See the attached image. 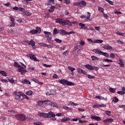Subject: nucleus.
Segmentation results:
<instances>
[{
	"label": "nucleus",
	"instance_id": "1",
	"mask_svg": "<svg viewBox=\"0 0 125 125\" xmlns=\"http://www.w3.org/2000/svg\"><path fill=\"white\" fill-rule=\"evenodd\" d=\"M56 20L55 22L60 24V25H62V26L70 25V21H69V20H64V19H57Z\"/></svg>",
	"mask_w": 125,
	"mask_h": 125
},
{
	"label": "nucleus",
	"instance_id": "2",
	"mask_svg": "<svg viewBox=\"0 0 125 125\" xmlns=\"http://www.w3.org/2000/svg\"><path fill=\"white\" fill-rule=\"evenodd\" d=\"M21 65H20V68L18 69V71L19 73H21V75H24L28 72V71L26 70V65L24 64V63L21 62L20 63Z\"/></svg>",
	"mask_w": 125,
	"mask_h": 125
},
{
	"label": "nucleus",
	"instance_id": "3",
	"mask_svg": "<svg viewBox=\"0 0 125 125\" xmlns=\"http://www.w3.org/2000/svg\"><path fill=\"white\" fill-rule=\"evenodd\" d=\"M24 96H25V94L21 92H19L16 93L15 99L16 100H19V101H22L24 99Z\"/></svg>",
	"mask_w": 125,
	"mask_h": 125
},
{
	"label": "nucleus",
	"instance_id": "4",
	"mask_svg": "<svg viewBox=\"0 0 125 125\" xmlns=\"http://www.w3.org/2000/svg\"><path fill=\"white\" fill-rule=\"evenodd\" d=\"M82 46L80 45H78L76 46L72 51V54L74 57H76L79 54V52L81 50Z\"/></svg>",
	"mask_w": 125,
	"mask_h": 125
},
{
	"label": "nucleus",
	"instance_id": "5",
	"mask_svg": "<svg viewBox=\"0 0 125 125\" xmlns=\"http://www.w3.org/2000/svg\"><path fill=\"white\" fill-rule=\"evenodd\" d=\"M15 117L17 120H18V121H21V122H23L24 121H26V115L22 114H16L15 115Z\"/></svg>",
	"mask_w": 125,
	"mask_h": 125
},
{
	"label": "nucleus",
	"instance_id": "6",
	"mask_svg": "<svg viewBox=\"0 0 125 125\" xmlns=\"http://www.w3.org/2000/svg\"><path fill=\"white\" fill-rule=\"evenodd\" d=\"M92 51L93 52H95L97 54H100V55H103L105 56V57H109V54L106 52H104L101 50H97V49H94L92 50Z\"/></svg>",
	"mask_w": 125,
	"mask_h": 125
},
{
	"label": "nucleus",
	"instance_id": "7",
	"mask_svg": "<svg viewBox=\"0 0 125 125\" xmlns=\"http://www.w3.org/2000/svg\"><path fill=\"white\" fill-rule=\"evenodd\" d=\"M60 83L62 84H63V85H75V83L70 82L67 80L62 79L60 81Z\"/></svg>",
	"mask_w": 125,
	"mask_h": 125
},
{
	"label": "nucleus",
	"instance_id": "8",
	"mask_svg": "<svg viewBox=\"0 0 125 125\" xmlns=\"http://www.w3.org/2000/svg\"><path fill=\"white\" fill-rule=\"evenodd\" d=\"M36 29H33L30 31L29 33L32 35H35L36 34H40L42 32V29L40 27H36Z\"/></svg>",
	"mask_w": 125,
	"mask_h": 125
},
{
	"label": "nucleus",
	"instance_id": "9",
	"mask_svg": "<svg viewBox=\"0 0 125 125\" xmlns=\"http://www.w3.org/2000/svg\"><path fill=\"white\" fill-rule=\"evenodd\" d=\"M60 7V5H57L56 6L51 5L50 8L49 9V12L52 13L54 11L55 8H59Z\"/></svg>",
	"mask_w": 125,
	"mask_h": 125
},
{
	"label": "nucleus",
	"instance_id": "10",
	"mask_svg": "<svg viewBox=\"0 0 125 125\" xmlns=\"http://www.w3.org/2000/svg\"><path fill=\"white\" fill-rule=\"evenodd\" d=\"M61 35H70L71 34H75V32L74 31H70V32H66L65 30L62 29L61 30V32H60Z\"/></svg>",
	"mask_w": 125,
	"mask_h": 125
},
{
	"label": "nucleus",
	"instance_id": "11",
	"mask_svg": "<svg viewBox=\"0 0 125 125\" xmlns=\"http://www.w3.org/2000/svg\"><path fill=\"white\" fill-rule=\"evenodd\" d=\"M44 34H45V37H47L48 41H51V39H52L51 33L47 31H44Z\"/></svg>",
	"mask_w": 125,
	"mask_h": 125
},
{
	"label": "nucleus",
	"instance_id": "12",
	"mask_svg": "<svg viewBox=\"0 0 125 125\" xmlns=\"http://www.w3.org/2000/svg\"><path fill=\"white\" fill-rule=\"evenodd\" d=\"M29 58L31 59V60H34L35 62H40V60L38 59H37V57H36V56L35 55L33 54H30L29 55Z\"/></svg>",
	"mask_w": 125,
	"mask_h": 125
},
{
	"label": "nucleus",
	"instance_id": "13",
	"mask_svg": "<svg viewBox=\"0 0 125 125\" xmlns=\"http://www.w3.org/2000/svg\"><path fill=\"white\" fill-rule=\"evenodd\" d=\"M102 47L106 50H113V47L110 45H104Z\"/></svg>",
	"mask_w": 125,
	"mask_h": 125
},
{
	"label": "nucleus",
	"instance_id": "14",
	"mask_svg": "<svg viewBox=\"0 0 125 125\" xmlns=\"http://www.w3.org/2000/svg\"><path fill=\"white\" fill-rule=\"evenodd\" d=\"M85 68L86 69H87L88 70H89L90 71H93L94 70V67L92 66V65L90 64H86L84 65Z\"/></svg>",
	"mask_w": 125,
	"mask_h": 125
},
{
	"label": "nucleus",
	"instance_id": "15",
	"mask_svg": "<svg viewBox=\"0 0 125 125\" xmlns=\"http://www.w3.org/2000/svg\"><path fill=\"white\" fill-rule=\"evenodd\" d=\"M90 119H91L92 120H95V121H102V120L101 119V118H100V117L96 116L95 115L91 116Z\"/></svg>",
	"mask_w": 125,
	"mask_h": 125
},
{
	"label": "nucleus",
	"instance_id": "16",
	"mask_svg": "<svg viewBox=\"0 0 125 125\" xmlns=\"http://www.w3.org/2000/svg\"><path fill=\"white\" fill-rule=\"evenodd\" d=\"M44 104L43 101H39L37 103V104H36V108H40V107H42V104Z\"/></svg>",
	"mask_w": 125,
	"mask_h": 125
},
{
	"label": "nucleus",
	"instance_id": "17",
	"mask_svg": "<svg viewBox=\"0 0 125 125\" xmlns=\"http://www.w3.org/2000/svg\"><path fill=\"white\" fill-rule=\"evenodd\" d=\"M103 123H113L114 122V119L112 118H108L106 120H103Z\"/></svg>",
	"mask_w": 125,
	"mask_h": 125
},
{
	"label": "nucleus",
	"instance_id": "18",
	"mask_svg": "<svg viewBox=\"0 0 125 125\" xmlns=\"http://www.w3.org/2000/svg\"><path fill=\"white\" fill-rule=\"evenodd\" d=\"M48 116H49L50 117H49V118H54L55 117H56V115L53 113V112L52 111H50L48 113Z\"/></svg>",
	"mask_w": 125,
	"mask_h": 125
},
{
	"label": "nucleus",
	"instance_id": "19",
	"mask_svg": "<svg viewBox=\"0 0 125 125\" xmlns=\"http://www.w3.org/2000/svg\"><path fill=\"white\" fill-rule=\"evenodd\" d=\"M28 44H29L30 45H31L32 46H35V45H36V42H35V41H33L32 40L29 41L28 42Z\"/></svg>",
	"mask_w": 125,
	"mask_h": 125
},
{
	"label": "nucleus",
	"instance_id": "20",
	"mask_svg": "<svg viewBox=\"0 0 125 125\" xmlns=\"http://www.w3.org/2000/svg\"><path fill=\"white\" fill-rule=\"evenodd\" d=\"M119 62V64L120 65V67H121V68H124V67H125V64L123 62V59H120Z\"/></svg>",
	"mask_w": 125,
	"mask_h": 125
},
{
	"label": "nucleus",
	"instance_id": "21",
	"mask_svg": "<svg viewBox=\"0 0 125 125\" xmlns=\"http://www.w3.org/2000/svg\"><path fill=\"white\" fill-rule=\"evenodd\" d=\"M62 123H65V122H68L70 121V119L69 118H64L60 120Z\"/></svg>",
	"mask_w": 125,
	"mask_h": 125
},
{
	"label": "nucleus",
	"instance_id": "22",
	"mask_svg": "<svg viewBox=\"0 0 125 125\" xmlns=\"http://www.w3.org/2000/svg\"><path fill=\"white\" fill-rule=\"evenodd\" d=\"M52 93H51V90L49 89H47L46 90V95L50 96L52 95Z\"/></svg>",
	"mask_w": 125,
	"mask_h": 125
},
{
	"label": "nucleus",
	"instance_id": "23",
	"mask_svg": "<svg viewBox=\"0 0 125 125\" xmlns=\"http://www.w3.org/2000/svg\"><path fill=\"white\" fill-rule=\"evenodd\" d=\"M44 104H47V105H51V102L49 100H45L43 101Z\"/></svg>",
	"mask_w": 125,
	"mask_h": 125
},
{
	"label": "nucleus",
	"instance_id": "24",
	"mask_svg": "<svg viewBox=\"0 0 125 125\" xmlns=\"http://www.w3.org/2000/svg\"><path fill=\"white\" fill-rule=\"evenodd\" d=\"M22 83H26L27 84H31V82H29L27 79H25L24 80L22 81Z\"/></svg>",
	"mask_w": 125,
	"mask_h": 125
},
{
	"label": "nucleus",
	"instance_id": "25",
	"mask_svg": "<svg viewBox=\"0 0 125 125\" xmlns=\"http://www.w3.org/2000/svg\"><path fill=\"white\" fill-rule=\"evenodd\" d=\"M91 58L92 59V61H98L99 60V58L94 56H92L91 57Z\"/></svg>",
	"mask_w": 125,
	"mask_h": 125
},
{
	"label": "nucleus",
	"instance_id": "26",
	"mask_svg": "<svg viewBox=\"0 0 125 125\" xmlns=\"http://www.w3.org/2000/svg\"><path fill=\"white\" fill-rule=\"evenodd\" d=\"M48 4L49 5H53L54 4V0H49Z\"/></svg>",
	"mask_w": 125,
	"mask_h": 125
},
{
	"label": "nucleus",
	"instance_id": "27",
	"mask_svg": "<svg viewBox=\"0 0 125 125\" xmlns=\"http://www.w3.org/2000/svg\"><path fill=\"white\" fill-rule=\"evenodd\" d=\"M95 43H102L103 42V40H94Z\"/></svg>",
	"mask_w": 125,
	"mask_h": 125
},
{
	"label": "nucleus",
	"instance_id": "28",
	"mask_svg": "<svg viewBox=\"0 0 125 125\" xmlns=\"http://www.w3.org/2000/svg\"><path fill=\"white\" fill-rule=\"evenodd\" d=\"M82 5H86V2H85V1L82 0L80 2V6L82 7Z\"/></svg>",
	"mask_w": 125,
	"mask_h": 125
},
{
	"label": "nucleus",
	"instance_id": "29",
	"mask_svg": "<svg viewBox=\"0 0 125 125\" xmlns=\"http://www.w3.org/2000/svg\"><path fill=\"white\" fill-rule=\"evenodd\" d=\"M26 95H29V96H31V95H33V91L31 90H29L26 92Z\"/></svg>",
	"mask_w": 125,
	"mask_h": 125
},
{
	"label": "nucleus",
	"instance_id": "30",
	"mask_svg": "<svg viewBox=\"0 0 125 125\" xmlns=\"http://www.w3.org/2000/svg\"><path fill=\"white\" fill-rule=\"evenodd\" d=\"M109 91L111 92V93H114L115 91H116V89L115 88H112V87H109Z\"/></svg>",
	"mask_w": 125,
	"mask_h": 125
},
{
	"label": "nucleus",
	"instance_id": "31",
	"mask_svg": "<svg viewBox=\"0 0 125 125\" xmlns=\"http://www.w3.org/2000/svg\"><path fill=\"white\" fill-rule=\"evenodd\" d=\"M68 70H70L71 71V72H74V71H75V70H76V69L74 67H72L71 66H68L67 67Z\"/></svg>",
	"mask_w": 125,
	"mask_h": 125
},
{
	"label": "nucleus",
	"instance_id": "32",
	"mask_svg": "<svg viewBox=\"0 0 125 125\" xmlns=\"http://www.w3.org/2000/svg\"><path fill=\"white\" fill-rule=\"evenodd\" d=\"M51 107H57V104L55 102H51Z\"/></svg>",
	"mask_w": 125,
	"mask_h": 125
},
{
	"label": "nucleus",
	"instance_id": "33",
	"mask_svg": "<svg viewBox=\"0 0 125 125\" xmlns=\"http://www.w3.org/2000/svg\"><path fill=\"white\" fill-rule=\"evenodd\" d=\"M14 66L16 68H20V64H19L17 62H15Z\"/></svg>",
	"mask_w": 125,
	"mask_h": 125
},
{
	"label": "nucleus",
	"instance_id": "34",
	"mask_svg": "<svg viewBox=\"0 0 125 125\" xmlns=\"http://www.w3.org/2000/svg\"><path fill=\"white\" fill-rule=\"evenodd\" d=\"M0 74L2 75V76H4V77H6V76H7V75L6 74V73L4 71H0Z\"/></svg>",
	"mask_w": 125,
	"mask_h": 125
},
{
	"label": "nucleus",
	"instance_id": "35",
	"mask_svg": "<svg viewBox=\"0 0 125 125\" xmlns=\"http://www.w3.org/2000/svg\"><path fill=\"white\" fill-rule=\"evenodd\" d=\"M113 101L115 103H117V102H119V99H118L117 97H114L113 98Z\"/></svg>",
	"mask_w": 125,
	"mask_h": 125
},
{
	"label": "nucleus",
	"instance_id": "36",
	"mask_svg": "<svg viewBox=\"0 0 125 125\" xmlns=\"http://www.w3.org/2000/svg\"><path fill=\"white\" fill-rule=\"evenodd\" d=\"M117 35H118L119 36H121L122 37H124V36H125V33H123L122 32H120L119 31L116 32Z\"/></svg>",
	"mask_w": 125,
	"mask_h": 125
},
{
	"label": "nucleus",
	"instance_id": "37",
	"mask_svg": "<svg viewBox=\"0 0 125 125\" xmlns=\"http://www.w3.org/2000/svg\"><path fill=\"white\" fill-rule=\"evenodd\" d=\"M24 12V14H25V15H26L27 16H31V15H32V14H31L30 12L25 11Z\"/></svg>",
	"mask_w": 125,
	"mask_h": 125
},
{
	"label": "nucleus",
	"instance_id": "38",
	"mask_svg": "<svg viewBox=\"0 0 125 125\" xmlns=\"http://www.w3.org/2000/svg\"><path fill=\"white\" fill-rule=\"evenodd\" d=\"M95 98H97V99H100V100H103V99H104V97L100 96H96L95 97Z\"/></svg>",
	"mask_w": 125,
	"mask_h": 125
},
{
	"label": "nucleus",
	"instance_id": "39",
	"mask_svg": "<svg viewBox=\"0 0 125 125\" xmlns=\"http://www.w3.org/2000/svg\"><path fill=\"white\" fill-rule=\"evenodd\" d=\"M87 17L86 18V19L87 20H89L90 19V16H91V15H90V13L87 12Z\"/></svg>",
	"mask_w": 125,
	"mask_h": 125
},
{
	"label": "nucleus",
	"instance_id": "40",
	"mask_svg": "<svg viewBox=\"0 0 125 125\" xmlns=\"http://www.w3.org/2000/svg\"><path fill=\"white\" fill-rule=\"evenodd\" d=\"M118 94H120V95H124L125 94V92L123 91H118L117 92Z\"/></svg>",
	"mask_w": 125,
	"mask_h": 125
},
{
	"label": "nucleus",
	"instance_id": "41",
	"mask_svg": "<svg viewBox=\"0 0 125 125\" xmlns=\"http://www.w3.org/2000/svg\"><path fill=\"white\" fill-rule=\"evenodd\" d=\"M58 30L57 29V28H54L53 32V35H56L57 34H58Z\"/></svg>",
	"mask_w": 125,
	"mask_h": 125
},
{
	"label": "nucleus",
	"instance_id": "42",
	"mask_svg": "<svg viewBox=\"0 0 125 125\" xmlns=\"http://www.w3.org/2000/svg\"><path fill=\"white\" fill-rule=\"evenodd\" d=\"M103 62H113V61L111 60H109L108 59H104L103 60Z\"/></svg>",
	"mask_w": 125,
	"mask_h": 125
},
{
	"label": "nucleus",
	"instance_id": "43",
	"mask_svg": "<svg viewBox=\"0 0 125 125\" xmlns=\"http://www.w3.org/2000/svg\"><path fill=\"white\" fill-rule=\"evenodd\" d=\"M105 1H107V2L109 3L110 5H114V3H113V1L110 0H105Z\"/></svg>",
	"mask_w": 125,
	"mask_h": 125
},
{
	"label": "nucleus",
	"instance_id": "44",
	"mask_svg": "<svg viewBox=\"0 0 125 125\" xmlns=\"http://www.w3.org/2000/svg\"><path fill=\"white\" fill-rule=\"evenodd\" d=\"M77 71L79 74H82V72H83V69H82L81 68H78Z\"/></svg>",
	"mask_w": 125,
	"mask_h": 125
},
{
	"label": "nucleus",
	"instance_id": "45",
	"mask_svg": "<svg viewBox=\"0 0 125 125\" xmlns=\"http://www.w3.org/2000/svg\"><path fill=\"white\" fill-rule=\"evenodd\" d=\"M98 10L101 11L102 13H104V9H103V8L99 7Z\"/></svg>",
	"mask_w": 125,
	"mask_h": 125
},
{
	"label": "nucleus",
	"instance_id": "46",
	"mask_svg": "<svg viewBox=\"0 0 125 125\" xmlns=\"http://www.w3.org/2000/svg\"><path fill=\"white\" fill-rule=\"evenodd\" d=\"M87 78L88 79H94V76H92L91 75L89 74H87Z\"/></svg>",
	"mask_w": 125,
	"mask_h": 125
},
{
	"label": "nucleus",
	"instance_id": "47",
	"mask_svg": "<svg viewBox=\"0 0 125 125\" xmlns=\"http://www.w3.org/2000/svg\"><path fill=\"white\" fill-rule=\"evenodd\" d=\"M9 17L10 19H11V22H14V21H15V18L13 17L12 16H11L10 17Z\"/></svg>",
	"mask_w": 125,
	"mask_h": 125
},
{
	"label": "nucleus",
	"instance_id": "48",
	"mask_svg": "<svg viewBox=\"0 0 125 125\" xmlns=\"http://www.w3.org/2000/svg\"><path fill=\"white\" fill-rule=\"evenodd\" d=\"M55 42H59V43H60L61 42H62V40L59 39H56L55 40Z\"/></svg>",
	"mask_w": 125,
	"mask_h": 125
},
{
	"label": "nucleus",
	"instance_id": "49",
	"mask_svg": "<svg viewBox=\"0 0 125 125\" xmlns=\"http://www.w3.org/2000/svg\"><path fill=\"white\" fill-rule=\"evenodd\" d=\"M42 65L44 66V67H46V68H49L50 67H51V65H48L45 63H43Z\"/></svg>",
	"mask_w": 125,
	"mask_h": 125
},
{
	"label": "nucleus",
	"instance_id": "50",
	"mask_svg": "<svg viewBox=\"0 0 125 125\" xmlns=\"http://www.w3.org/2000/svg\"><path fill=\"white\" fill-rule=\"evenodd\" d=\"M70 105H73V106H78V105H79V104H75L74 102H70Z\"/></svg>",
	"mask_w": 125,
	"mask_h": 125
},
{
	"label": "nucleus",
	"instance_id": "51",
	"mask_svg": "<svg viewBox=\"0 0 125 125\" xmlns=\"http://www.w3.org/2000/svg\"><path fill=\"white\" fill-rule=\"evenodd\" d=\"M43 118H49V117H50L49 116H48V113H43Z\"/></svg>",
	"mask_w": 125,
	"mask_h": 125
},
{
	"label": "nucleus",
	"instance_id": "52",
	"mask_svg": "<svg viewBox=\"0 0 125 125\" xmlns=\"http://www.w3.org/2000/svg\"><path fill=\"white\" fill-rule=\"evenodd\" d=\"M39 45H41V46H44V47H45V46L46 45V44L42 42L39 43Z\"/></svg>",
	"mask_w": 125,
	"mask_h": 125
},
{
	"label": "nucleus",
	"instance_id": "53",
	"mask_svg": "<svg viewBox=\"0 0 125 125\" xmlns=\"http://www.w3.org/2000/svg\"><path fill=\"white\" fill-rule=\"evenodd\" d=\"M105 114L107 116H111V111H105Z\"/></svg>",
	"mask_w": 125,
	"mask_h": 125
},
{
	"label": "nucleus",
	"instance_id": "54",
	"mask_svg": "<svg viewBox=\"0 0 125 125\" xmlns=\"http://www.w3.org/2000/svg\"><path fill=\"white\" fill-rule=\"evenodd\" d=\"M34 124L35 125H42V122H35Z\"/></svg>",
	"mask_w": 125,
	"mask_h": 125
},
{
	"label": "nucleus",
	"instance_id": "55",
	"mask_svg": "<svg viewBox=\"0 0 125 125\" xmlns=\"http://www.w3.org/2000/svg\"><path fill=\"white\" fill-rule=\"evenodd\" d=\"M110 57H111V58H116V56H115V54L114 53L110 54Z\"/></svg>",
	"mask_w": 125,
	"mask_h": 125
},
{
	"label": "nucleus",
	"instance_id": "56",
	"mask_svg": "<svg viewBox=\"0 0 125 125\" xmlns=\"http://www.w3.org/2000/svg\"><path fill=\"white\" fill-rule=\"evenodd\" d=\"M13 32H14V31L13 30V29H12V28L9 29L8 31V33H9L10 34H12V33H13Z\"/></svg>",
	"mask_w": 125,
	"mask_h": 125
},
{
	"label": "nucleus",
	"instance_id": "57",
	"mask_svg": "<svg viewBox=\"0 0 125 125\" xmlns=\"http://www.w3.org/2000/svg\"><path fill=\"white\" fill-rule=\"evenodd\" d=\"M8 81L11 83H14V80H13V78L11 79H8Z\"/></svg>",
	"mask_w": 125,
	"mask_h": 125
},
{
	"label": "nucleus",
	"instance_id": "58",
	"mask_svg": "<svg viewBox=\"0 0 125 125\" xmlns=\"http://www.w3.org/2000/svg\"><path fill=\"white\" fill-rule=\"evenodd\" d=\"M45 16H44V17H45V18H49V16H50V15H49V13H45Z\"/></svg>",
	"mask_w": 125,
	"mask_h": 125
},
{
	"label": "nucleus",
	"instance_id": "59",
	"mask_svg": "<svg viewBox=\"0 0 125 125\" xmlns=\"http://www.w3.org/2000/svg\"><path fill=\"white\" fill-rule=\"evenodd\" d=\"M68 53H69V52L68 51H66L65 52H63L62 54H63V55H65V56H67V55H68Z\"/></svg>",
	"mask_w": 125,
	"mask_h": 125
},
{
	"label": "nucleus",
	"instance_id": "60",
	"mask_svg": "<svg viewBox=\"0 0 125 125\" xmlns=\"http://www.w3.org/2000/svg\"><path fill=\"white\" fill-rule=\"evenodd\" d=\"M106 104H99L98 106L99 107H106Z\"/></svg>",
	"mask_w": 125,
	"mask_h": 125
},
{
	"label": "nucleus",
	"instance_id": "61",
	"mask_svg": "<svg viewBox=\"0 0 125 125\" xmlns=\"http://www.w3.org/2000/svg\"><path fill=\"white\" fill-rule=\"evenodd\" d=\"M45 47H47L48 48H52L53 47L51 45H47L46 44V46Z\"/></svg>",
	"mask_w": 125,
	"mask_h": 125
},
{
	"label": "nucleus",
	"instance_id": "62",
	"mask_svg": "<svg viewBox=\"0 0 125 125\" xmlns=\"http://www.w3.org/2000/svg\"><path fill=\"white\" fill-rule=\"evenodd\" d=\"M19 9H20V11H21V12H24L25 11V9L22 7H20Z\"/></svg>",
	"mask_w": 125,
	"mask_h": 125
},
{
	"label": "nucleus",
	"instance_id": "63",
	"mask_svg": "<svg viewBox=\"0 0 125 125\" xmlns=\"http://www.w3.org/2000/svg\"><path fill=\"white\" fill-rule=\"evenodd\" d=\"M10 27H14L15 26V22H11V23L10 25Z\"/></svg>",
	"mask_w": 125,
	"mask_h": 125
},
{
	"label": "nucleus",
	"instance_id": "64",
	"mask_svg": "<svg viewBox=\"0 0 125 125\" xmlns=\"http://www.w3.org/2000/svg\"><path fill=\"white\" fill-rule=\"evenodd\" d=\"M72 24H78V22L74 21L69 22V25H72Z\"/></svg>",
	"mask_w": 125,
	"mask_h": 125
}]
</instances>
